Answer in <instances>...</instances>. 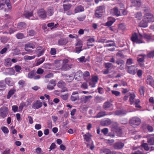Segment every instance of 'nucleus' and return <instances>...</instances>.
<instances>
[{"label": "nucleus", "mask_w": 154, "mask_h": 154, "mask_svg": "<svg viewBox=\"0 0 154 154\" xmlns=\"http://www.w3.org/2000/svg\"><path fill=\"white\" fill-rule=\"evenodd\" d=\"M140 123V118L137 117H133L129 121V123L130 125L134 127H136L137 126L139 125Z\"/></svg>", "instance_id": "f257e3e1"}, {"label": "nucleus", "mask_w": 154, "mask_h": 154, "mask_svg": "<svg viewBox=\"0 0 154 154\" xmlns=\"http://www.w3.org/2000/svg\"><path fill=\"white\" fill-rule=\"evenodd\" d=\"M5 4L8 8V11H11L12 7L10 0H0V8L4 6Z\"/></svg>", "instance_id": "f03ea898"}, {"label": "nucleus", "mask_w": 154, "mask_h": 154, "mask_svg": "<svg viewBox=\"0 0 154 154\" xmlns=\"http://www.w3.org/2000/svg\"><path fill=\"white\" fill-rule=\"evenodd\" d=\"M9 112V109L6 106H2L0 109V116L2 118L7 117Z\"/></svg>", "instance_id": "7ed1b4c3"}, {"label": "nucleus", "mask_w": 154, "mask_h": 154, "mask_svg": "<svg viewBox=\"0 0 154 154\" xmlns=\"http://www.w3.org/2000/svg\"><path fill=\"white\" fill-rule=\"evenodd\" d=\"M73 73L74 74V78L76 80L79 81L81 80L83 75V73L81 71L79 70Z\"/></svg>", "instance_id": "20e7f679"}, {"label": "nucleus", "mask_w": 154, "mask_h": 154, "mask_svg": "<svg viewBox=\"0 0 154 154\" xmlns=\"http://www.w3.org/2000/svg\"><path fill=\"white\" fill-rule=\"evenodd\" d=\"M45 51V49L43 48L42 47L39 46L38 47L35 51L36 53L37 54V57H39L42 55Z\"/></svg>", "instance_id": "39448f33"}, {"label": "nucleus", "mask_w": 154, "mask_h": 154, "mask_svg": "<svg viewBox=\"0 0 154 154\" xmlns=\"http://www.w3.org/2000/svg\"><path fill=\"white\" fill-rule=\"evenodd\" d=\"M79 93L77 91L73 92L70 97V100L72 101H75L79 100V96L78 95Z\"/></svg>", "instance_id": "423d86ee"}, {"label": "nucleus", "mask_w": 154, "mask_h": 154, "mask_svg": "<svg viewBox=\"0 0 154 154\" xmlns=\"http://www.w3.org/2000/svg\"><path fill=\"white\" fill-rule=\"evenodd\" d=\"M146 83L152 86L154 85V80L153 77L150 75H148L147 77V79L146 80Z\"/></svg>", "instance_id": "0eeeda50"}, {"label": "nucleus", "mask_w": 154, "mask_h": 154, "mask_svg": "<svg viewBox=\"0 0 154 154\" xmlns=\"http://www.w3.org/2000/svg\"><path fill=\"white\" fill-rule=\"evenodd\" d=\"M56 85V81L54 80H51L50 81L47 86V88L49 90H52Z\"/></svg>", "instance_id": "6e6552de"}, {"label": "nucleus", "mask_w": 154, "mask_h": 154, "mask_svg": "<svg viewBox=\"0 0 154 154\" xmlns=\"http://www.w3.org/2000/svg\"><path fill=\"white\" fill-rule=\"evenodd\" d=\"M100 154H113L114 152L107 148L101 149L100 151Z\"/></svg>", "instance_id": "1a4fd4ad"}, {"label": "nucleus", "mask_w": 154, "mask_h": 154, "mask_svg": "<svg viewBox=\"0 0 154 154\" xmlns=\"http://www.w3.org/2000/svg\"><path fill=\"white\" fill-rule=\"evenodd\" d=\"M54 12V9L52 7H50L48 8L46 12L47 15L49 16H52Z\"/></svg>", "instance_id": "9d476101"}, {"label": "nucleus", "mask_w": 154, "mask_h": 154, "mask_svg": "<svg viewBox=\"0 0 154 154\" xmlns=\"http://www.w3.org/2000/svg\"><path fill=\"white\" fill-rule=\"evenodd\" d=\"M38 14L39 16L42 18H46V14L45 11L43 9L39 10L38 11Z\"/></svg>", "instance_id": "9b49d317"}, {"label": "nucleus", "mask_w": 154, "mask_h": 154, "mask_svg": "<svg viewBox=\"0 0 154 154\" xmlns=\"http://www.w3.org/2000/svg\"><path fill=\"white\" fill-rule=\"evenodd\" d=\"M68 41L67 39L66 38H61L59 39L58 41V44L59 45H65L68 42Z\"/></svg>", "instance_id": "f8f14e48"}, {"label": "nucleus", "mask_w": 154, "mask_h": 154, "mask_svg": "<svg viewBox=\"0 0 154 154\" xmlns=\"http://www.w3.org/2000/svg\"><path fill=\"white\" fill-rule=\"evenodd\" d=\"M128 72L129 73L133 75H134L135 74V67L134 66H128Z\"/></svg>", "instance_id": "ddd939ff"}, {"label": "nucleus", "mask_w": 154, "mask_h": 154, "mask_svg": "<svg viewBox=\"0 0 154 154\" xmlns=\"http://www.w3.org/2000/svg\"><path fill=\"white\" fill-rule=\"evenodd\" d=\"M124 144L121 142H117L115 143L114 145V147L115 149H121L124 146Z\"/></svg>", "instance_id": "4468645a"}, {"label": "nucleus", "mask_w": 154, "mask_h": 154, "mask_svg": "<svg viewBox=\"0 0 154 154\" xmlns=\"http://www.w3.org/2000/svg\"><path fill=\"white\" fill-rule=\"evenodd\" d=\"M127 111L123 109L116 110L114 112L115 115L117 116H122L126 114Z\"/></svg>", "instance_id": "2eb2a0df"}, {"label": "nucleus", "mask_w": 154, "mask_h": 154, "mask_svg": "<svg viewBox=\"0 0 154 154\" xmlns=\"http://www.w3.org/2000/svg\"><path fill=\"white\" fill-rule=\"evenodd\" d=\"M109 21L106 23L105 26H111L115 21V19L113 17H109L108 18Z\"/></svg>", "instance_id": "dca6fc26"}, {"label": "nucleus", "mask_w": 154, "mask_h": 154, "mask_svg": "<svg viewBox=\"0 0 154 154\" xmlns=\"http://www.w3.org/2000/svg\"><path fill=\"white\" fill-rule=\"evenodd\" d=\"M112 123L111 120L109 119L104 120L101 122V125L103 126H107L110 125Z\"/></svg>", "instance_id": "f3484780"}, {"label": "nucleus", "mask_w": 154, "mask_h": 154, "mask_svg": "<svg viewBox=\"0 0 154 154\" xmlns=\"http://www.w3.org/2000/svg\"><path fill=\"white\" fill-rule=\"evenodd\" d=\"M57 86L60 88L63 89L66 87V83L62 80H60L57 84Z\"/></svg>", "instance_id": "a211bd4d"}, {"label": "nucleus", "mask_w": 154, "mask_h": 154, "mask_svg": "<svg viewBox=\"0 0 154 154\" xmlns=\"http://www.w3.org/2000/svg\"><path fill=\"white\" fill-rule=\"evenodd\" d=\"M133 5L137 7H140L141 5L140 0H131Z\"/></svg>", "instance_id": "6ab92c4d"}, {"label": "nucleus", "mask_w": 154, "mask_h": 154, "mask_svg": "<svg viewBox=\"0 0 154 154\" xmlns=\"http://www.w3.org/2000/svg\"><path fill=\"white\" fill-rule=\"evenodd\" d=\"M112 12L117 16H119L120 15V11H119L117 7H115L112 9Z\"/></svg>", "instance_id": "aec40b11"}, {"label": "nucleus", "mask_w": 154, "mask_h": 154, "mask_svg": "<svg viewBox=\"0 0 154 154\" xmlns=\"http://www.w3.org/2000/svg\"><path fill=\"white\" fill-rule=\"evenodd\" d=\"M84 139L87 142H89L91 139V137H92L91 135L89 133H87L83 135Z\"/></svg>", "instance_id": "412c9836"}, {"label": "nucleus", "mask_w": 154, "mask_h": 154, "mask_svg": "<svg viewBox=\"0 0 154 154\" xmlns=\"http://www.w3.org/2000/svg\"><path fill=\"white\" fill-rule=\"evenodd\" d=\"M84 11V9L82 6L81 5H80L75 8V13H76L78 12L83 11Z\"/></svg>", "instance_id": "4be33fe9"}, {"label": "nucleus", "mask_w": 154, "mask_h": 154, "mask_svg": "<svg viewBox=\"0 0 154 154\" xmlns=\"http://www.w3.org/2000/svg\"><path fill=\"white\" fill-rule=\"evenodd\" d=\"M94 39L93 38H91L87 40V45L88 46H93L94 45Z\"/></svg>", "instance_id": "5701e85b"}, {"label": "nucleus", "mask_w": 154, "mask_h": 154, "mask_svg": "<svg viewBox=\"0 0 154 154\" xmlns=\"http://www.w3.org/2000/svg\"><path fill=\"white\" fill-rule=\"evenodd\" d=\"M138 56L142 57L140 58H138L137 61L138 62V63H144V60L145 59L144 57L146 56L144 54H140V55H138Z\"/></svg>", "instance_id": "b1692460"}, {"label": "nucleus", "mask_w": 154, "mask_h": 154, "mask_svg": "<svg viewBox=\"0 0 154 154\" xmlns=\"http://www.w3.org/2000/svg\"><path fill=\"white\" fill-rule=\"evenodd\" d=\"M5 65L7 66H10L11 65V59L9 58H7L5 60Z\"/></svg>", "instance_id": "393cba45"}, {"label": "nucleus", "mask_w": 154, "mask_h": 154, "mask_svg": "<svg viewBox=\"0 0 154 154\" xmlns=\"http://www.w3.org/2000/svg\"><path fill=\"white\" fill-rule=\"evenodd\" d=\"M147 142L150 145H154V136L148 138Z\"/></svg>", "instance_id": "a878e982"}, {"label": "nucleus", "mask_w": 154, "mask_h": 154, "mask_svg": "<svg viewBox=\"0 0 154 154\" xmlns=\"http://www.w3.org/2000/svg\"><path fill=\"white\" fill-rule=\"evenodd\" d=\"M6 83L9 86H12L13 85V81L10 79L7 78L5 79Z\"/></svg>", "instance_id": "bb28decb"}, {"label": "nucleus", "mask_w": 154, "mask_h": 154, "mask_svg": "<svg viewBox=\"0 0 154 154\" xmlns=\"http://www.w3.org/2000/svg\"><path fill=\"white\" fill-rule=\"evenodd\" d=\"M16 91L14 89H11L8 92V95L7 96V98L8 99H9L11 96L14 94Z\"/></svg>", "instance_id": "cd10ccee"}, {"label": "nucleus", "mask_w": 154, "mask_h": 154, "mask_svg": "<svg viewBox=\"0 0 154 154\" xmlns=\"http://www.w3.org/2000/svg\"><path fill=\"white\" fill-rule=\"evenodd\" d=\"M35 72L34 70H33L30 72L28 75V77L30 79H32L34 78V77L35 75Z\"/></svg>", "instance_id": "c85d7f7f"}, {"label": "nucleus", "mask_w": 154, "mask_h": 154, "mask_svg": "<svg viewBox=\"0 0 154 154\" xmlns=\"http://www.w3.org/2000/svg\"><path fill=\"white\" fill-rule=\"evenodd\" d=\"M24 47L28 48H31L32 49H34L35 48V46L34 44L32 43L29 42L26 44L24 45Z\"/></svg>", "instance_id": "c756f323"}, {"label": "nucleus", "mask_w": 154, "mask_h": 154, "mask_svg": "<svg viewBox=\"0 0 154 154\" xmlns=\"http://www.w3.org/2000/svg\"><path fill=\"white\" fill-rule=\"evenodd\" d=\"M134 94H130L129 100L131 105H132L134 102V99L135 97Z\"/></svg>", "instance_id": "7c9ffc66"}, {"label": "nucleus", "mask_w": 154, "mask_h": 154, "mask_svg": "<svg viewBox=\"0 0 154 154\" xmlns=\"http://www.w3.org/2000/svg\"><path fill=\"white\" fill-rule=\"evenodd\" d=\"M106 115L105 112L101 111L99 112L95 117L96 118H99L103 117Z\"/></svg>", "instance_id": "2f4dec72"}, {"label": "nucleus", "mask_w": 154, "mask_h": 154, "mask_svg": "<svg viewBox=\"0 0 154 154\" xmlns=\"http://www.w3.org/2000/svg\"><path fill=\"white\" fill-rule=\"evenodd\" d=\"M104 65L105 67L109 69H112L113 66V65L111 63H106Z\"/></svg>", "instance_id": "473e14b6"}, {"label": "nucleus", "mask_w": 154, "mask_h": 154, "mask_svg": "<svg viewBox=\"0 0 154 154\" xmlns=\"http://www.w3.org/2000/svg\"><path fill=\"white\" fill-rule=\"evenodd\" d=\"M6 85L4 81H0V90H3L5 88Z\"/></svg>", "instance_id": "72a5a7b5"}, {"label": "nucleus", "mask_w": 154, "mask_h": 154, "mask_svg": "<svg viewBox=\"0 0 154 154\" xmlns=\"http://www.w3.org/2000/svg\"><path fill=\"white\" fill-rule=\"evenodd\" d=\"M71 64H64L62 67V69L64 70H66L70 69L71 68Z\"/></svg>", "instance_id": "f704fd0d"}, {"label": "nucleus", "mask_w": 154, "mask_h": 154, "mask_svg": "<svg viewBox=\"0 0 154 154\" xmlns=\"http://www.w3.org/2000/svg\"><path fill=\"white\" fill-rule=\"evenodd\" d=\"M116 131L119 136H121L122 134V130L119 127H117L116 129Z\"/></svg>", "instance_id": "c9c22d12"}, {"label": "nucleus", "mask_w": 154, "mask_h": 154, "mask_svg": "<svg viewBox=\"0 0 154 154\" xmlns=\"http://www.w3.org/2000/svg\"><path fill=\"white\" fill-rule=\"evenodd\" d=\"M116 63L118 65H120V66H124L125 62L122 60H118L116 62Z\"/></svg>", "instance_id": "e433bc0d"}, {"label": "nucleus", "mask_w": 154, "mask_h": 154, "mask_svg": "<svg viewBox=\"0 0 154 154\" xmlns=\"http://www.w3.org/2000/svg\"><path fill=\"white\" fill-rule=\"evenodd\" d=\"M23 15L26 17L28 18L32 16V12H25Z\"/></svg>", "instance_id": "4c0bfd02"}, {"label": "nucleus", "mask_w": 154, "mask_h": 154, "mask_svg": "<svg viewBox=\"0 0 154 154\" xmlns=\"http://www.w3.org/2000/svg\"><path fill=\"white\" fill-rule=\"evenodd\" d=\"M71 6V5L70 4H68L67 5H63V7L64 10L65 11H67L70 9Z\"/></svg>", "instance_id": "58836bf2"}, {"label": "nucleus", "mask_w": 154, "mask_h": 154, "mask_svg": "<svg viewBox=\"0 0 154 154\" xmlns=\"http://www.w3.org/2000/svg\"><path fill=\"white\" fill-rule=\"evenodd\" d=\"M141 146L146 151H148L149 150V148L147 143H144L141 144Z\"/></svg>", "instance_id": "ea45409f"}, {"label": "nucleus", "mask_w": 154, "mask_h": 154, "mask_svg": "<svg viewBox=\"0 0 154 154\" xmlns=\"http://www.w3.org/2000/svg\"><path fill=\"white\" fill-rule=\"evenodd\" d=\"M104 8L103 6H99L97 8V9L96 11H98V12H100L102 14Z\"/></svg>", "instance_id": "a19ab883"}, {"label": "nucleus", "mask_w": 154, "mask_h": 154, "mask_svg": "<svg viewBox=\"0 0 154 154\" xmlns=\"http://www.w3.org/2000/svg\"><path fill=\"white\" fill-rule=\"evenodd\" d=\"M45 58L44 57H43L38 59L37 62L38 65H39L45 61Z\"/></svg>", "instance_id": "79ce46f5"}, {"label": "nucleus", "mask_w": 154, "mask_h": 154, "mask_svg": "<svg viewBox=\"0 0 154 154\" xmlns=\"http://www.w3.org/2000/svg\"><path fill=\"white\" fill-rule=\"evenodd\" d=\"M144 87L143 86H141L140 87L139 89V91L140 95L142 96H144Z\"/></svg>", "instance_id": "37998d69"}, {"label": "nucleus", "mask_w": 154, "mask_h": 154, "mask_svg": "<svg viewBox=\"0 0 154 154\" xmlns=\"http://www.w3.org/2000/svg\"><path fill=\"white\" fill-rule=\"evenodd\" d=\"M92 96L90 95L89 96H86L84 98V103H86L90 101V99L92 98Z\"/></svg>", "instance_id": "c03bdc74"}, {"label": "nucleus", "mask_w": 154, "mask_h": 154, "mask_svg": "<svg viewBox=\"0 0 154 154\" xmlns=\"http://www.w3.org/2000/svg\"><path fill=\"white\" fill-rule=\"evenodd\" d=\"M135 17L138 20H140L141 18L142 15L140 12H139L135 14Z\"/></svg>", "instance_id": "a18cd8bd"}, {"label": "nucleus", "mask_w": 154, "mask_h": 154, "mask_svg": "<svg viewBox=\"0 0 154 154\" xmlns=\"http://www.w3.org/2000/svg\"><path fill=\"white\" fill-rule=\"evenodd\" d=\"M35 56L34 55L32 56H25L24 57V58L25 60H31L35 58Z\"/></svg>", "instance_id": "49530a36"}, {"label": "nucleus", "mask_w": 154, "mask_h": 154, "mask_svg": "<svg viewBox=\"0 0 154 154\" xmlns=\"http://www.w3.org/2000/svg\"><path fill=\"white\" fill-rule=\"evenodd\" d=\"M108 41H111L109 42H111V43L106 44L104 46V47H111V46H115V44L114 42L112 40H108Z\"/></svg>", "instance_id": "de8ad7c7"}, {"label": "nucleus", "mask_w": 154, "mask_h": 154, "mask_svg": "<svg viewBox=\"0 0 154 154\" xmlns=\"http://www.w3.org/2000/svg\"><path fill=\"white\" fill-rule=\"evenodd\" d=\"M137 38L138 37L137 35L135 34L132 35L131 38V39L132 41L133 42H136V40H137Z\"/></svg>", "instance_id": "09e8293b"}, {"label": "nucleus", "mask_w": 154, "mask_h": 154, "mask_svg": "<svg viewBox=\"0 0 154 154\" xmlns=\"http://www.w3.org/2000/svg\"><path fill=\"white\" fill-rule=\"evenodd\" d=\"M149 58H153L154 57V51H150L147 55Z\"/></svg>", "instance_id": "8fccbe9b"}, {"label": "nucleus", "mask_w": 154, "mask_h": 154, "mask_svg": "<svg viewBox=\"0 0 154 154\" xmlns=\"http://www.w3.org/2000/svg\"><path fill=\"white\" fill-rule=\"evenodd\" d=\"M17 38L18 39H22L24 37V35L22 33H19L16 34Z\"/></svg>", "instance_id": "3c124183"}, {"label": "nucleus", "mask_w": 154, "mask_h": 154, "mask_svg": "<svg viewBox=\"0 0 154 154\" xmlns=\"http://www.w3.org/2000/svg\"><path fill=\"white\" fill-rule=\"evenodd\" d=\"M102 133H103L105 135L107 134L109 131L108 129L107 128H104L102 129L101 131Z\"/></svg>", "instance_id": "603ef678"}, {"label": "nucleus", "mask_w": 154, "mask_h": 154, "mask_svg": "<svg viewBox=\"0 0 154 154\" xmlns=\"http://www.w3.org/2000/svg\"><path fill=\"white\" fill-rule=\"evenodd\" d=\"M2 130L4 133L7 134L9 132V130L7 128L3 126L2 127Z\"/></svg>", "instance_id": "864d4df0"}, {"label": "nucleus", "mask_w": 154, "mask_h": 154, "mask_svg": "<svg viewBox=\"0 0 154 154\" xmlns=\"http://www.w3.org/2000/svg\"><path fill=\"white\" fill-rule=\"evenodd\" d=\"M143 36L144 38L148 39H150L151 38V36L150 35L146 33H144Z\"/></svg>", "instance_id": "5fc2aeb1"}, {"label": "nucleus", "mask_w": 154, "mask_h": 154, "mask_svg": "<svg viewBox=\"0 0 154 154\" xmlns=\"http://www.w3.org/2000/svg\"><path fill=\"white\" fill-rule=\"evenodd\" d=\"M95 15L97 17H101L102 15V14L100 12H98V11H96L95 12Z\"/></svg>", "instance_id": "6e6d98bb"}, {"label": "nucleus", "mask_w": 154, "mask_h": 154, "mask_svg": "<svg viewBox=\"0 0 154 154\" xmlns=\"http://www.w3.org/2000/svg\"><path fill=\"white\" fill-rule=\"evenodd\" d=\"M26 26V24L24 23L21 22L18 23V26L20 28H23Z\"/></svg>", "instance_id": "4d7b16f0"}, {"label": "nucleus", "mask_w": 154, "mask_h": 154, "mask_svg": "<svg viewBox=\"0 0 154 154\" xmlns=\"http://www.w3.org/2000/svg\"><path fill=\"white\" fill-rule=\"evenodd\" d=\"M140 26L143 27H146L147 26V24L146 22H141L140 23Z\"/></svg>", "instance_id": "13d9d810"}, {"label": "nucleus", "mask_w": 154, "mask_h": 154, "mask_svg": "<svg viewBox=\"0 0 154 154\" xmlns=\"http://www.w3.org/2000/svg\"><path fill=\"white\" fill-rule=\"evenodd\" d=\"M10 149L7 148L2 153V154H10Z\"/></svg>", "instance_id": "bf43d9fd"}, {"label": "nucleus", "mask_w": 154, "mask_h": 154, "mask_svg": "<svg viewBox=\"0 0 154 154\" xmlns=\"http://www.w3.org/2000/svg\"><path fill=\"white\" fill-rule=\"evenodd\" d=\"M15 71L17 72H19L20 70L21 69V67L20 66L17 65L14 66Z\"/></svg>", "instance_id": "052dcab7"}, {"label": "nucleus", "mask_w": 154, "mask_h": 154, "mask_svg": "<svg viewBox=\"0 0 154 154\" xmlns=\"http://www.w3.org/2000/svg\"><path fill=\"white\" fill-rule=\"evenodd\" d=\"M111 92L112 94L115 95L116 96H119L120 94V92L116 91H112Z\"/></svg>", "instance_id": "680f3d73"}, {"label": "nucleus", "mask_w": 154, "mask_h": 154, "mask_svg": "<svg viewBox=\"0 0 154 154\" xmlns=\"http://www.w3.org/2000/svg\"><path fill=\"white\" fill-rule=\"evenodd\" d=\"M82 88L84 89H87L88 88V86L86 82H84L81 85Z\"/></svg>", "instance_id": "e2e57ef3"}, {"label": "nucleus", "mask_w": 154, "mask_h": 154, "mask_svg": "<svg viewBox=\"0 0 154 154\" xmlns=\"http://www.w3.org/2000/svg\"><path fill=\"white\" fill-rule=\"evenodd\" d=\"M50 65L48 63H45L43 66V67L46 69H50L51 68Z\"/></svg>", "instance_id": "0e129e2a"}, {"label": "nucleus", "mask_w": 154, "mask_h": 154, "mask_svg": "<svg viewBox=\"0 0 154 154\" xmlns=\"http://www.w3.org/2000/svg\"><path fill=\"white\" fill-rule=\"evenodd\" d=\"M42 103L39 100L37 101L33 105V106H42Z\"/></svg>", "instance_id": "69168bd1"}, {"label": "nucleus", "mask_w": 154, "mask_h": 154, "mask_svg": "<svg viewBox=\"0 0 154 154\" xmlns=\"http://www.w3.org/2000/svg\"><path fill=\"white\" fill-rule=\"evenodd\" d=\"M146 127L149 132H152L153 130V127L149 125H148Z\"/></svg>", "instance_id": "338daca9"}, {"label": "nucleus", "mask_w": 154, "mask_h": 154, "mask_svg": "<svg viewBox=\"0 0 154 154\" xmlns=\"http://www.w3.org/2000/svg\"><path fill=\"white\" fill-rule=\"evenodd\" d=\"M146 17L147 19H151L153 18V15L149 13H146Z\"/></svg>", "instance_id": "774afa93"}]
</instances>
